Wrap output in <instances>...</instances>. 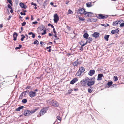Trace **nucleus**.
I'll list each match as a JSON object with an SVG mask.
<instances>
[{
    "instance_id": "nucleus-1",
    "label": "nucleus",
    "mask_w": 124,
    "mask_h": 124,
    "mask_svg": "<svg viewBox=\"0 0 124 124\" xmlns=\"http://www.w3.org/2000/svg\"><path fill=\"white\" fill-rule=\"evenodd\" d=\"M76 13L78 14H80L81 15H82L84 14L86 12L85 9L83 8H80L77 10H76Z\"/></svg>"
},
{
    "instance_id": "nucleus-2",
    "label": "nucleus",
    "mask_w": 124,
    "mask_h": 124,
    "mask_svg": "<svg viewBox=\"0 0 124 124\" xmlns=\"http://www.w3.org/2000/svg\"><path fill=\"white\" fill-rule=\"evenodd\" d=\"M48 107H43L39 112L40 116L46 113L48 109Z\"/></svg>"
},
{
    "instance_id": "nucleus-3",
    "label": "nucleus",
    "mask_w": 124,
    "mask_h": 124,
    "mask_svg": "<svg viewBox=\"0 0 124 124\" xmlns=\"http://www.w3.org/2000/svg\"><path fill=\"white\" fill-rule=\"evenodd\" d=\"M85 68L83 67H81L80 68L78 71L76 75L77 76H80L81 75V74L83 73L85 71Z\"/></svg>"
},
{
    "instance_id": "nucleus-4",
    "label": "nucleus",
    "mask_w": 124,
    "mask_h": 124,
    "mask_svg": "<svg viewBox=\"0 0 124 124\" xmlns=\"http://www.w3.org/2000/svg\"><path fill=\"white\" fill-rule=\"evenodd\" d=\"M108 15H104L101 14H98V16H96V17L99 19H104L108 17Z\"/></svg>"
},
{
    "instance_id": "nucleus-5",
    "label": "nucleus",
    "mask_w": 124,
    "mask_h": 124,
    "mask_svg": "<svg viewBox=\"0 0 124 124\" xmlns=\"http://www.w3.org/2000/svg\"><path fill=\"white\" fill-rule=\"evenodd\" d=\"M50 105L53 106L57 107L59 105L57 101L52 100L50 102Z\"/></svg>"
},
{
    "instance_id": "nucleus-6",
    "label": "nucleus",
    "mask_w": 124,
    "mask_h": 124,
    "mask_svg": "<svg viewBox=\"0 0 124 124\" xmlns=\"http://www.w3.org/2000/svg\"><path fill=\"white\" fill-rule=\"evenodd\" d=\"M54 19H53L54 22L56 23H57L58 21L59 20V18L58 15L57 14H54Z\"/></svg>"
},
{
    "instance_id": "nucleus-7",
    "label": "nucleus",
    "mask_w": 124,
    "mask_h": 124,
    "mask_svg": "<svg viewBox=\"0 0 124 124\" xmlns=\"http://www.w3.org/2000/svg\"><path fill=\"white\" fill-rule=\"evenodd\" d=\"M87 80L86 78L84 79H83L80 81V83L83 86H86L87 85Z\"/></svg>"
},
{
    "instance_id": "nucleus-8",
    "label": "nucleus",
    "mask_w": 124,
    "mask_h": 124,
    "mask_svg": "<svg viewBox=\"0 0 124 124\" xmlns=\"http://www.w3.org/2000/svg\"><path fill=\"white\" fill-rule=\"evenodd\" d=\"M29 94L30 97L32 98L36 96V92L31 91L29 92Z\"/></svg>"
},
{
    "instance_id": "nucleus-9",
    "label": "nucleus",
    "mask_w": 124,
    "mask_h": 124,
    "mask_svg": "<svg viewBox=\"0 0 124 124\" xmlns=\"http://www.w3.org/2000/svg\"><path fill=\"white\" fill-rule=\"evenodd\" d=\"M93 13L91 12H89L86 11L84 15L85 16H87L88 17H92V16H93L92 14H93Z\"/></svg>"
},
{
    "instance_id": "nucleus-10",
    "label": "nucleus",
    "mask_w": 124,
    "mask_h": 124,
    "mask_svg": "<svg viewBox=\"0 0 124 124\" xmlns=\"http://www.w3.org/2000/svg\"><path fill=\"white\" fill-rule=\"evenodd\" d=\"M30 111L28 109H25L24 110L23 114L25 116H29L31 115Z\"/></svg>"
},
{
    "instance_id": "nucleus-11",
    "label": "nucleus",
    "mask_w": 124,
    "mask_h": 124,
    "mask_svg": "<svg viewBox=\"0 0 124 124\" xmlns=\"http://www.w3.org/2000/svg\"><path fill=\"white\" fill-rule=\"evenodd\" d=\"M87 81V85L89 87H92L91 86L93 85L95 83L94 81Z\"/></svg>"
},
{
    "instance_id": "nucleus-12",
    "label": "nucleus",
    "mask_w": 124,
    "mask_h": 124,
    "mask_svg": "<svg viewBox=\"0 0 124 124\" xmlns=\"http://www.w3.org/2000/svg\"><path fill=\"white\" fill-rule=\"evenodd\" d=\"M19 5L21 8L24 9H26L27 7V5L24 4L22 2H21L20 3Z\"/></svg>"
},
{
    "instance_id": "nucleus-13",
    "label": "nucleus",
    "mask_w": 124,
    "mask_h": 124,
    "mask_svg": "<svg viewBox=\"0 0 124 124\" xmlns=\"http://www.w3.org/2000/svg\"><path fill=\"white\" fill-rule=\"evenodd\" d=\"M95 70H91L88 72V74L90 76H92L95 73Z\"/></svg>"
},
{
    "instance_id": "nucleus-14",
    "label": "nucleus",
    "mask_w": 124,
    "mask_h": 124,
    "mask_svg": "<svg viewBox=\"0 0 124 124\" xmlns=\"http://www.w3.org/2000/svg\"><path fill=\"white\" fill-rule=\"evenodd\" d=\"M103 76V75L102 74L100 73L98 75V78L97 80L98 81L101 80L102 79V77Z\"/></svg>"
},
{
    "instance_id": "nucleus-15",
    "label": "nucleus",
    "mask_w": 124,
    "mask_h": 124,
    "mask_svg": "<svg viewBox=\"0 0 124 124\" xmlns=\"http://www.w3.org/2000/svg\"><path fill=\"white\" fill-rule=\"evenodd\" d=\"M93 37H94L95 38L98 37L100 35V33L99 32H95L92 35Z\"/></svg>"
},
{
    "instance_id": "nucleus-16",
    "label": "nucleus",
    "mask_w": 124,
    "mask_h": 124,
    "mask_svg": "<svg viewBox=\"0 0 124 124\" xmlns=\"http://www.w3.org/2000/svg\"><path fill=\"white\" fill-rule=\"evenodd\" d=\"M17 33L16 32H15L13 34V36L14 38L13 40L15 41L17 39V37L18 36Z\"/></svg>"
},
{
    "instance_id": "nucleus-17",
    "label": "nucleus",
    "mask_w": 124,
    "mask_h": 124,
    "mask_svg": "<svg viewBox=\"0 0 124 124\" xmlns=\"http://www.w3.org/2000/svg\"><path fill=\"white\" fill-rule=\"evenodd\" d=\"M78 80V79L76 78H75L72 80L70 82V84H73L75 83Z\"/></svg>"
},
{
    "instance_id": "nucleus-18",
    "label": "nucleus",
    "mask_w": 124,
    "mask_h": 124,
    "mask_svg": "<svg viewBox=\"0 0 124 124\" xmlns=\"http://www.w3.org/2000/svg\"><path fill=\"white\" fill-rule=\"evenodd\" d=\"M119 31V30L118 29H116L115 30H112L111 32V33L112 34H114L116 33H118Z\"/></svg>"
},
{
    "instance_id": "nucleus-19",
    "label": "nucleus",
    "mask_w": 124,
    "mask_h": 124,
    "mask_svg": "<svg viewBox=\"0 0 124 124\" xmlns=\"http://www.w3.org/2000/svg\"><path fill=\"white\" fill-rule=\"evenodd\" d=\"M78 59H77L76 61L74 62L72 64L74 66H77L78 65L80 64V63L78 62Z\"/></svg>"
},
{
    "instance_id": "nucleus-20",
    "label": "nucleus",
    "mask_w": 124,
    "mask_h": 124,
    "mask_svg": "<svg viewBox=\"0 0 124 124\" xmlns=\"http://www.w3.org/2000/svg\"><path fill=\"white\" fill-rule=\"evenodd\" d=\"M86 78L87 81H95V77L94 76L93 78H88L86 77Z\"/></svg>"
},
{
    "instance_id": "nucleus-21",
    "label": "nucleus",
    "mask_w": 124,
    "mask_h": 124,
    "mask_svg": "<svg viewBox=\"0 0 124 124\" xmlns=\"http://www.w3.org/2000/svg\"><path fill=\"white\" fill-rule=\"evenodd\" d=\"M83 37L86 39H87L89 37V34L87 33H85L83 35Z\"/></svg>"
},
{
    "instance_id": "nucleus-22",
    "label": "nucleus",
    "mask_w": 124,
    "mask_h": 124,
    "mask_svg": "<svg viewBox=\"0 0 124 124\" xmlns=\"http://www.w3.org/2000/svg\"><path fill=\"white\" fill-rule=\"evenodd\" d=\"M23 108L24 106H19L16 109V111H19L21 109H22Z\"/></svg>"
},
{
    "instance_id": "nucleus-23",
    "label": "nucleus",
    "mask_w": 124,
    "mask_h": 124,
    "mask_svg": "<svg viewBox=\"0 0 124 124\" xmlns=\"http://www.w3.org/2000/svg\"><path fill=\"white\" fill-rule=\"evenodd\" d=\"M86 6L88 8L92 6L91 2H87L86 4Z\"/></svg>"
},
{
    "instance_id": "nucleus-24",
    "label": "nucleus",
    "mask_w": 124,
    "mask_h": 124,
    "mask_svg": "<svg viewBox=\"0 0 124 124\" xmlns=\"http://www.w3.org/2000/svg\"><path fill=\"white\" fill-rule=\"evenodd\" d=\"M28 35H31L33 38H34L35 36V34L32 32H30L28 33Z\"/></svg>"
},
{
    "instance_id": "nucleus-25",
    "label": "nucleus",
    "mask_w": 124,
    "mask_h": 124,
    "mask_svg": "<svg viewBox=\"0 0 124 124\" xmlns=\"http://www.w3.org/2000/svg\"><path fill=\"white\" fill-rule=\"evenodd\" d=\"M109 36V35H106L104 37V39L107 41H108Z\"/></svg>"
},
{
    "instance_id": "nucleus-26",
    "label": "nucleus",
    "mask_w": 124,
    "mask_h": 124,
    "mask_svg": "<svg viewBox=\"0 0 124 124\" xmlns=\"http://www.w3.org/2000/svg\"><path fill=\"white\" fill-rule=\"evenodd\" d=\"M38 109V108H37L31 110V111H30V112H31V113H30L31 114H32L34 113Z\"/></svg>"
},
{
    "instance_id": "nucleus-27",
    "label": "nucleus",
    "mask_w": 124,
    "mask_h": 124,
    "mask_svg": "<svg viewBox=\"0 0 124 124\" xmlns=\"http://www.w3.org/2000/svg\"><path fill=\"white\" fill-rule=\"evenodd\" d=\"M90 88L88 89V91L89 93H91L93 90V88L92 87H90Z\"/></svg>"
},
{
    "instance_id": "nucleus-28",
    "label": "nucleus",
    "mask_w": 124,
    "mask_h": 124,
    "mask_svg": "<svg viewBox=\"0 0 124 124\" xmlns=\"http://www.w3.org/2000/svg\"><path fill=\"white\" fill-rule=\"evenodd\" d=\"M118 21H116L113 22L112 23V25L115 26H116V25L118 24Z\"/></svg>"
},
{
    "instance_id": "nucleus-29",
    "label": "nucleus",
    "mask_w": 124,
    "mask_h": 124,
    "mask_svg": "<svg viewBox=\"0 0 124 124\" xmlns=\"http://www.w3.org/2000/svg\"><path fill=\"white\" fill-rule=\"evenodd\" d=\"M113 84V82L112 81H108L107 84V85L109 87H110Z\"/></svg>"
},
{
    "instance_id": "nucleus-30",
    "label": "nucleus",
    "mask_w": 124,
    "mask_h": 124,
    "mask_svg": "<svg viewBox=\"0 0 124 124\" xmlns=\"http://www.w3.org/2000/svg\"><path fill=\"white\" fill-rule=\"evenodd\" d=\"M34 40L35 41H34L33 43H32L33 44H36V45L37 46L39 44V42L38 41L37 39H35Z\"/></svg>"
},
{
    "instance_id": "nucleus-31",
    "label": "nucleus",
    "mask_w": 124,
    "mask_h": 124,
    "mask_svg": "<svg viewBox=\"0 0 124 124\" xmlns=\"http://www.w3.org/2000/svg\"><path fill=\"white\" fill-rule=\"evenodd\" d=\"M22 45L21 44H19V46L17 47H16L15 48L16 50L20 49L22 47Z\"/></svg>"
},
{
    "instance_id": "nucleus-32",
    "label": "nucleus",
    "mask_w": 124,
    "mask_h": 124,
    "mask_svg": "<svg viewBox=\"0 0 124 124\" xmlns=\"http://www.w3.org/2000/svg\"><path fill=\"white\" fill-rule=\"evenodd\" d=\"M79 20L80 21H83L85 20V18L84 17H82L80 16H78Z\"/></svg>"
},
{
    "instance_id": "nucleus-33",
    "label": "nucleus",
    "mask_w": 124,
    "mask_h": 124,
    "mask_svg": "<svg viewBox=\"0 0 124 124\" xmlns=\"http://www.w3.org/2000/svg\"><path fill=\"white\" fill-rule=\"evenodd\" d=\"M21 36L22 37L21 39V41H23V40L24 38H25V36L23 34L21 35Z\"/></svg>"
},
{
    "instance_id": "nucleus-34",
    "label": "nucleus",
    "mask_w": 124,
    "mask_h": 124,
    "mask_svg": "<svg viewBox=\"0 0 124 124\" xmlns=\"http://www.w3.org/2000/svg\"><path fill=\"white\" fill-rule=\"evenodd\" d=\"M22 102L23 103L25 104L27 102V100L26 99H24L22 100Z\"/></svg>"
},
{
    "instance_id": "nucleus-35",
    "label": "nucleus",
    "mask_w": 124,
    "mask_h": 124,
    "mask_svg": "<svg viewBox=\"0 0 124 124\" xmlns=\"http://www.w3.org/2000/svg\"><path fill=\"white\" fill-rule=\"evenodd\" d=\"M29 90H27L25 91H24L23 92H22V93H23L24 94V96L26 95V93H27L29 94Z\"/></svg>"
},
{
    "instance_id": "nucleus-36",
    "label": "nucleus",
    "mask_w": 124,
    "mask_h": 124,
    "mask_svg": "<svg viewBox=\"0 0 124 124\" xmlns=\"http://www.w3.org/2000/svg\"><path fill=\"white\" fill-rule=\"evenodd\" d=\"M88 43H91L92 41V38L91 37H89V38H88Z\"/></svg>"
},
{
    "instance_id": "nucleus-37",
    "label": "nucleus",
    "mask_w": 124,
    "mask_h": 124,
    "mask_svg": "<svg viewBox=\"0 0 124 124\" xmlns=\"http://www.w3.org/2000/svg\"><path fill=\"white\" fill-rule=\"evenodd\" d=\"M73 91V90L72 89H71L70 90H69L68 91V93L67 94H70L71 93V92Z\"/></svg>"
},
{
    "instance_id": "nucleus-38",
    "label": "nucleus",
    "mask_w": 124,
    "mask_h": 124,
    "mask_svg": "<svg viewBox=\"0 0 124 124\" xmlns=\"http://www.w3.org/2000/svg\"><path fill=\"white\" fill-rule=\"evenodd\" d=\"M47 5V3L44 2L42 7L45 9V8L46 7V6Z\"/></svg>"
},
{
    "instance_id": "nucleus-39",
    "label": "nucleus",
    "mask_w": 124,
    "mask_h": 124,
    "mask_svg": "<svg viewBox=\"0 0 124 124\" xmlns=\"http://www.w3.org/2000/svg\"><path fill=\"white\" fill-rule=\"evenodd\" d=\"M113 79L114 81H117L118 79L117 77L116 76H114Z\"/></svg>"
},
{
    "instance_id": "nucleus-40",
    "label": "nucleus",
    "mask_w": 124,
    "mask_h": 124,
    "mask_svg": "<svg viewBox=\"0 0 124 124\" xmlns=\"http://www.w3.org/2000/svg\"><path fill=\"white\" fill-rule=\"evenodd\" d=\"M101 25L102 26H103L106 27H107V26H109V24H108L106 23V24H101Z\"/></svg>"
},
{
    "instance_id": "nucleus-41",
    "label": "nucleus",
    "mask_w": 124,
    "mask_h": 124,
    "mask_svg": "<svg viewBox=\"0 0 124 124\" xmlns=\"http://www.w3.org/2000/svg\"><path fill=\"white\" fill-rule=\"evenodd\" d=\"M40 44L41 45V46H43L45 45L44 42H43L42 41H41L40 42Z\"/></svg>"
},
{
    "instance_id": "nucleus-42",
    "label": "nucleus",
    "mask_w": 124,
    "mask_h": 124,
    "mask_svg": "<svg viewBox=\"0 0 124 124\" xmlns=\"http://www.w3.org/2000/svg\"><path fill=\"white\" fill-rule=\"evenodd\" d=\"M23 93H22V92L20 94L19 97V98L20 99H22L23 96Z\"/></svg>"
},
{
    "instance_id": "nucleus-43",
    "label": "nucleus",
    "mask_w": 124,
    "mask_h": 124,
    "mask_svg": "<svg viewBox=\"0 0 124 124\" xmlns=\"http://www.w3.org/2000/svg\"><path fill=\"white\" fill-rule=\"evenodd\" d=\"M46 33V30L45 29L43 31V32L41 34L42 35H43L45 34Z\"/></svg>"
},
{
    "instance_id": "nucleus-44",
    "label": "nucleus",
    "mask_w": 124,
    "mask_h": 124,
    "mask_svg": "<svg viewBox=\"0 0 124 124\" xmlns=\"http://www.w3.org/2000/svg\"><path fill=\"white\" fill-rule=\"evenodd\" d=\"M117 21H118V23L120 24L121 23H122L123 22H124V21L123 20H117Z\"/></svg>"
},
{
    "instance_id": "nucleus-45",
    "label": "nucleus",
    "mask_w": 124,
    "mask_h": 124,
    "mask_svg": "<svg viewBox=\"0 0 124 124\" xmlns=\"http://www.w3.org/2000/svg\"><path fill=\"white\" fill-rule=\"evenodd\" d=\"M56 118L59 121H61L62 119L60 116H58L56 117Z\"/></svg>"
},
{
    "instance_id": "nucleus-46",
    "label": "nucleus",
    "mask_w": 124,
    "mask_h": 124,
    "mask_svg": "<svg viewBox=\"0 0 124 124\" xmlns=\"http://www.w3.org/2000/svg\"><path fill=\"white\" fill-rule=\"evenodd\" d=\"M68 13L69 14H72L73 13V12L72 11V10H71L69 9L68 10Z\"/></svg>"
},
{
    "instance_id": "nucleus-47",
    "label": "nucleus",
    "mask_w": 124,
    "mask_h": 124,
    "mask_svg": "<svg viewBox=\"0 0 124 124\" xmlns=\"http://www.w3.org/2000/svg\"><path fill=\"white\" fill-rule=\"evenodd\" d=\"M124 26V22H123L121 23L120 25V27H123Z\"/></svg>"
},
{
    "instance_id": "nucleus-48",
    "label": "nucleus",
    "mask_w": 124,
    "mask_h": 124,
    "mask_svg": "<svg viewBox=\"0 0 124 124\" xmlns=\"http://www.w3.org/2000/svg\"><path fill=\"white\" fill-rule=\"evenodd\" d=\"M26 24V23L25 22H24L23 23H22L21 25L22 26H25Z\"/></svg>"
},
{
    "instance_id": "nucleus-49",
    "label": "nucleus",
    "mask_w": 124,
    "mask_h": 124,
    "mask_svg": "<svg viewBox=\"0 0 124 124\" xmlns=\"http://www.w3.org/2000/svg\"><path fill=\"white\" fill-rule=\"evenodd\" d=\"M41 28H42V29H41V30H40V31H41L43 30L44 29V28L45 27L44 25H41Z\"/></svg>"
},
{
    "instance_id": "nucleus-50",
    "label": "nucleus",
    "mask_w": 124,
    "mask_h": 124,
    "mask_svg": "<svg viewBox=\"0 0 124 124\" xmlns=\"http://www.w3.org/2000/svg\"><path fill=\"white\" fill-rule=\"evenodd\" d=\"M8 8H9L10 9H12V8L11 7V6L10 4H8L7 5Z\"/></svg>"
},
{
    "instance_id": "nucleus-51",
    "label": "nucleus",
    "mask_w": 124,
    "mask_h": 124,
    "mask_svg": "<svg viewBox=\"0 0 124 124\" xmlns=\"http://www.w3.org/2000/svg\"><path fill=\"white\" fill-rule=\"evenodd\" d=\"M97 20V19L93 18L92 19V21L93 22H96Z\"/></svg>"
},
{
    "instance_id": "nucleus-52",
    "label": "nucleus",
    "mask_w": 124,
    "mask_h": 124,
    "mask_svg": "<svg viewBox=\"0 0 124 124\" xmlns=\"http://www.w3.org/2000/svg\"><path fill=\"white\" fill-rule=\"evenodd\" d=\"M31 4L32 5H33L35 6H37V5L36 3H34L33 2H32L31 3Z\"/></svg>"
},
{
    "instance_id": "nucleus-53",
    "label": "nucleus",
    "mask_w": 124,
    "mask_h": 124,
    "mask_svg": "<svg viewBox=\"0 0 124 124\" xmlns=\"http://www.w3.org/2000/svg\"><path fill=\"white\" fill-rule=\"evenodd\" d=\"M73 54L71 52V53H69L67 54V55L69 56L72 55Z\"/></svg>"
},
{
    "instance_id": "nucleus-54",
    "label": "nucleus",
    "mask_w": 124,
    "mask_h": 124,
    "mask_svg": "<svg viewBox=\"0 0 124 124\" xmlns=\"http://www.w3.org/2000/svg\"><path fill=\"white\" fill-rule=\"evenodd\" d=\"M31 87V86H27L26 88H25V89L27 90V89H30V88Z\"/></svg>"
},
{
    "instance_id": "nucleus-55",
    "label": "nucleus",
    "mask_w": 124,
    "mask_h": 124,
    "mask_svg": "<svg viewBox=\"0 0 124 124\" xmlns=\"http://www.w3.org/2000/svg\"><path fill=\"white\" fill-rule=\"evenodd\" d=\"M7 2L9 3V4L12 2V0H7Z\"/></svg>"
},
{
    "instance_id": "nucleus-56",
    "label": "nucleus",
    "mask_w": 124,
    "mask_h": 124,
    "mask_svg": "<svg viewBox=\"0 0 124 124\" xmlns=\"http://www.w3.org/2000/svg\"><path fill=\"white\" fill-rule=\"evenodd\" d=\"M53 31L54 34L56 33V31H55V29L54 28L53 29Z\"/></svg>"
},
{
    "instance_id": "nucleus-57",
    "label": "nucleus",
    "mask_w": 124,
    "mask_h": 124,
    "mask_svg": "<svg viewBox=\"0 0 124 124\" xmlns=\"http://www.w3.org/2000/svg\"><path fill=\"white\" fill-rule=\"evenodd\" d=\"M87 21L88 22H92V20L91 19H88L87 20Z\"/></svg>"
},
{
    "instance_id": "nucleus-58",
    "label": "nucleus",
    "mask_w": 124,
    "mask_h": 124,
    "mask_svg": "<svg viewBox=\"0 0 124 124\" xmlns=\"http://www.w3.org/2000/svg\"><path fill=\"white\" fill-rule=\"evenodd\" d=\"M37 23H38V22L37 21H34V22H33L32 23V24H37Z\"/></svg>"
},
{
    "instance_id": "nucleus-59",
    "label": "nucleus",
    "mask_w": 124,
    "mask_h": 124,
    "mask_svg": "<svg viewBox=\"0 0 124 124\" xmlns=\"http://www.w3.org/2000/svg\"><path fill=\"white\" fill-rule=\"evenodd\" d=\"M59 39V38H55V39H54V43H56V41H55V40H58V39Z\"/></svg>"
},
{
    "instance_id": "nucleus-60",
    "label": "nucleus",
    "mask_w": 124,
    "mask_h": 124,
    "mask_svg": "<svg viewBox=\"0 0 124 124\" xmlns=\"http://www.w3.org/2000/svg\"><path fill=\"white\" fill-rule=\"evenodd\" d=\"M113 85H112V86L113 87H114V86H116V88H117V86L115 84H113Z\"/></svg>"
},
{
    "instance_id": "nucleus-61",
    "label": "nucleus",
    "mask_w": 124,
    "mask_h": 124,
    "mask_svg": "<svg viewBox=\"0 0 124 124\" xmlns=\"http://www.w3.org/2000/svg\"><path fill=\"white\" fill-rule=\"evenodd\" d=\"M67 28L68 30H69V31L70 30V27H69V26H67Z\"/></svg>"
},
{
    "instance_id": "nucleus-62",
    "label": "nucleus",
    "mask_w": 124,
    "mask_h": 124,
    "mask_svg": "<svg viewBox=\"0 0 124 124\" xmlns=\"http://www.w3.org/2000/svg\"><path fill=\"white\" fill-rule=\"evenodd\" d=\"M11 17H12V16H9V17L8 18V20H10V18H11Z\"/></svg>"
},
{
    "instance_id": "nucleus-63",
    "label": "nucleus",
    "mask_w": 124,
    "mask_h": 124,
    "mask_svg": "<svg viewBox=\"0 0 124 124\" xmlns=\"http://www.w3.org/2000/svg\"><path fill=\"white\" fill-rule=\"evenodd\" d=\"M10 9L11 10H10V12L11 13H12L13 12V8H12V9Z\"/></svg>"
},
{
    "instance_id": "nucleus-64",
    "label": "nucleus",
    "mask_w": 124,
    "mask_h": 124,
    "mask_svg": "<svg viewBox=\"0 0 124 124\" xmlns=\"http://www.w3.org/2000/svg\"><path fill=\"white\" fill-rule=\"evenodd\" d=\"M31 21H32V20H33L34 19V18L33 17L32 15H31Z\"/></svg>"
}]
</instances>
